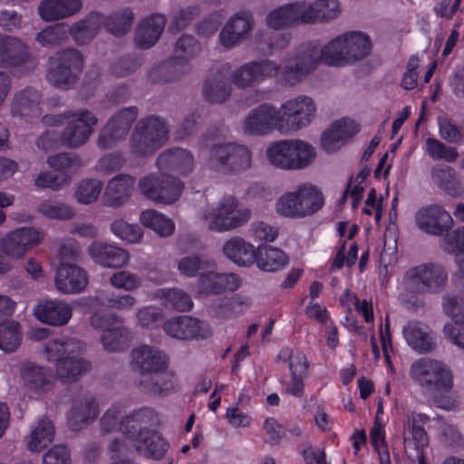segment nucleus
Returning <instances> with one entry per match:
<instances>
[{"label": "nucleus", "mask_w": 464, "mask_h": 464, "mask_svg": "<svg viewBox=\"0 0 464 464\" xmlns=\"http://www.w3.org/2000/svg\"><path fill=\"white\" fill-rule=\"evenodd\" d=\"M132 366L139 373V384L154 395L174 390V374L168 370V357L160 349L142 345L132 352Z\"/></svg>", "instance_id": "obj_1"}, {"label": "nucleus", "mask_w": 464, "mask_h": 464, "mask_svg": "<svg viewBox=\"0 0 464 464\" xmlns=\"http://www.w3.org/2000/svg\"><path fill=\"white\" fill-rule=\"evenodd\" d=\"M83 344L75 338L51 340L44 344L43 355L48 361L57 362V376L63 382H75L86 373L91 364L82 357Z\"/></svg>", "instance_id": "obj_2"}, {"label": "nucleus", "mask_w": 464, "mask_h": 464, "mask_svg": "<svg viewBox=\"0 0 464 464\" xmlns=\"http://www.w3.org/2000/svg\"><path fill=\"white\" fill-rule=\"evenodd\" d=\"M321 63L323 59L317 43L301 44L278 64V84L284 87L297 85L314 72Z\"/></svg>", "instance_id": "obj_3"}, {"label": "nucleus", "mask_w": 464, "mask_h": 464, "mask_svg": "<svg viewBox=\"0 0 464 464\" xmlns=\"http://www.w3.org/2000/svg\"><path fill=\"white\" fill-rule=\"evenodd\" d=\"M323 205L322 192L314 185L304 183L283 193L276 202V211L281 217L299 219L313 216Z\"/></svg>", "instance_id": "obj_4"}, {"label": "nucleus", "mask_w": 464, "mask_h": 464, "mask_svg": "<svg viewBox=\"0 0 464 464\" xmlns=\"http://www.w3.org/2000/svg\"><path fill=\"white\" fill-rule=\"evenodd\" d=\"M169 128L165 120L149 116L140 120L129 140L130 150L135 157L154 154L169 139Z\"/></svg>", "instance_id": "obj_5"}, {"label": "nucleus", "mask_w": 464, "mask_h": 464, "mask_svg": "<svg viewBox=\"0 0 464 464\" xmlns=\"http://www.w3.org/2000/svg\"><path fill=\"white\" fill-rule=\"evenodd\" d=\"M238 205L235 197L227 196L202 210L200 218L210 231H230L243 226L251 218V210L246 208H239Z\"/></svg>", "instance_id": "obj_6"}, {"label": "nucleus", "mask_w": 464, "mask_h": 464, "mask_svg": "<svg viewBox=\"0 0 464 464\" xmlns=\"http://www.w3.org/2000/svg\"><path fill=\"white\" fill-rule=\"evenodd\" d=\"M84 58L75 48H64L49 57L47 81L62 89H72L79 80L83 69Z\"/></svg>", "instance_id": "obj_7"}, {"label": "nucleus", "mask_w": 464, "mask_h": 464, "mask_svg": "<svg viewBox=\"0 0 464 464\" xmlns=\"http://www.w3.org/2000/svg\"><path fill=\"white\" fill-rule=\"evenodd\" d=\"M63 129L60 134L61 145L67 149H79L90 140L98 125V116L88 109L68 111L62 114Z\"/></svg>", "instance_id": "obj_8"}, {"label": "nucleus", "mask_w": 464, "mask_h": 464, "mask_svg": "<svg viewBox=\"0 0 464 464\" xmlns=\"http://www.w3.org/2000/svg\"><path fill=\"white\" fill-rule=\"evenodd\" d=\"M411 378L421 387L449 392L453 387V372L444 362L422 358L411 364Z\"/></svg>", "instance_id": "obj_9"}, {"label": "nucleus", "mask_w": 464, "mask_h": 464, "mask_svg": "<svg viewBox=\"0 0 464 464\" xmlns=\"http://www.w3.org/2000/svg\"><path fill=\"white\" fill-rule=\"evenodd\" d=\"M138 189L145 198L154 202L172 204L181 196L184 184L171 174L150 173L138 181Z\"/></svg>", "instance_id": "obj_10"}, {"label": "nucleus", "mask_w": 464, "mask_h": 464, "mask_svg": "<svg viewBox=\"0 0 464 464\" xmlns=\"http://www.w3.org/2000/svg\"><path fill=\"white\" fill-rule=\"evenodd\" d=\"M209 164L224 174H239L250 169L252 154L247 147L237 143L214 144L209 153Z\"/></svg>", "instance_id": "obj_11"}, {"label": "nucleus", "mask_w": 464, "mask_h": 464, "mask_svg": "<svg viewBox=\"0 0 464 464\" xmlns=\"http://www.w3.org/2000/svg\"><path fill=\"white\" fill-rule=\"evenodd\" d=\"M447 281L446 269L436 263H426L411 267L404 276L406 290L412 294L440 293Z\"/></svg>", "instance_id": "obj_12"}, {"label": "nucleus", "mask_w": 464, "mask_h": 464, "mask_svg": "<svg viewBox=\"0 0 464 464\" xmlns=\"http://www.w3.org/2000/svg\"><path fill=\"white\" fill-rule=\"evenodd\" d=\"M277 112L279 131L288 133L308 126L315 116L316 106L312 98L299 95L284 102Z\"/></svg>", "instance_id": "obj_13"}, {"label": "nucleus", "mask_w": 464, "mask_h": 464, "mask_svg": "<svg viewBox=\"0 0 464 464\" xmlns=\"http://www.w3.org/2000/svg\"><path fill=\"white\" fill-rule=\"evenodd\" d=\"M90 324L103 330L101 341L103 348L111 353L123 350L131 339L130 331L123 325V320L114 313L95 312L90 317Z\"/></svg>", "instance_id": "obj_14"}, {"label": "nucleus", "mask_w": 464, "mask_h": 464, "mask_svg": "<svg viewBox=\"0 0 464 464\" xmlns=\"http://www.w3.org/2000/svg\"><path fill=\"white\" fill-rule=\"evenodd\" d=\"M138 115L139 111L135 106L121 108L114 112L98 133L96 140L98 148L112 149L125 140Z\"/></svg>", "instance_id": "obj_15"}, {"label": "nucleus", "mask_w": 464, "mask_h": 464, "mask_svg": "<svg viewBox=\"0 0 464 464\" xmlns=\"http://www.w3.org/2000/svg\"><path fill=\"white\" fill-rule=\"evenodd\" d=\"M279 65L275 60L268 58L249 61L237 67L231 72L230 78L233 85L239 90L253 88L276 78L278 83Z\"/></svg>", "instance_id": "obj_16"}, {"label": "nucleus", "mask_w": 464, "mask_h": 464, "mask_svg": "<svg viewBox=\"0 0 464 464\" xmlns=\"http://www.w3.org/2000/svg\"><path fill=\"white\" fill-rule=\"evenodd\" d=\"M279 121L277 107L271 103H262L250 110L245 117L242 131L249 136H266L275 130L279 131Z\"/></svg>", "instance_id": "obj_17"}, {"label": "nucleus", "mask_w": 464, "mask_h": 464, "mask_svg": "<svg viewBox=\"0 0 464 464\" xmlns=\"http://www.w3.org/2000/svg\"><path fill=\"white\" fill-rule=\"evenodd\" d=\"M255 26L252 14L241 10L231 15L219 32L218 43L225 49H232L244 43Z\"/></svg>", "instance_id": "obj_18"}, {"label": "nucleus", "mask_w": 464, "mask_h": 464, "mask_svg": "<svg viewBox=\"0 0 464 464\" xmlns=\"http://www.w3.org/2000/svg\"><path fill=\"white\" fill-rule=\"evenodd\" d=\"M417 227L430 236H441L452 228L454 220L441 205L429 204L420 207L415 213Z\"/></svg>", "instance_id": "obj_19"}, {"label": "nucleus", "mask_w": 464, "mask_h": 464, "mask_svg": "<svg viewBox=\"0 0 464 464\" xmlns=\"http://www.w3.org/2000/svg\"><path fill=\"white\" fill-rule=\"evenodd\" d=\"M163 329L169 337L183 341L207 339L212 334L206 321L190 315L169 318L164 323Z\"/></svg>", "instance_id": "obj_20"}, {"label": "nucleus", "mask_w": 464, "mask_h": 464, "mask_svg": "<svg viewBox=\"0 0 464 464\" xmlns=\"http://www.w3.org/2000/svg\"><path fill=\"white\" fill-rule=\"evenodd\" d=\"M201 51L200 44L190 34H182L174 45L173 60L171 65L162 64L157 68L160 72H171L173 75L165 81H172L189 72L188 61Z\"/></svg>", "instance_id": "obj_21"}, {"label": "nucleus", "mask_w": 464, "mask_h": 464, "mask_svg": "<svg viewBox=\"0 0 464 464\" xmlns=\"http://www.w3.org/2000/svg\"><path fill=\"white\" fill-rule=\"evenodd\" d=\"M242 285L241 278L236 274L216 272V268L206 271L198 283V295L201 297L217 295L225 291H236Z\"/></svg>", "instance_id": "obj_22"}, {"label": "nucleus", "mask_w": 464, "mask_h": 464, "mask_svg": "<svg viewBox=\"0 0 464 464\" xmlns=\"http://www.w3.org/2000/svg\"><path fill=\"white\" fill-rule=\"evenodd\" d=\"M56 289L65 295L78 294L88 285L87 273L80 266L61 262L55 275Z\"/></svg>", "instance_id": "obj_23"}, {"label": "nucleus", "mask_w": 464, "mask_h": 464, "mask_svg": "<svg viewBox=\"0 0 464 464\" xmlns=\"http://www.w3.org/2000/svg\"><path fill=\"white\" fill-rule=\"evenodd\" d=\"M160 424L158 413L151 408L143 407L133 411L121 420L120 430L131 441L144 430Z\"/></svg>", "instance_id": "obj_24"}, {"label": "nucleus", "mask_w": 464, "mask_h": 464, "mask_svg": "<svg viewBox=\"0 0 464 464\" xmlns=\"http://www.w3.org/2000/svg\"><path fill=\"white\" fill-rule=\"evenodd\" d=\"M156 165L160 171L188 176L195 169V159L188 150L174 148L161 152L156 160Z\"/></svg>", "instance_id": "obj_25"}, {"label": "nucleus", "mask_w": 464, "mask_h": 464, "mask_svg": "<svg viewBox=\"0 0 464 464\" xmlns=\"http://www.w3.org/2000/svg\"><path fill=\"white\" fill-rule=\"evenodd\" d=\"M136 179L129 174H119L111 178L105 187L103 203L107 207L120 208L131 197Z\"/></svg>", "instance_id": "obj_26"}, {"label": "nucleus", "mask_w": 464, "mask_h": 464, "mask_svg": "<svg viewBox=\"0 0 464 464\" xmlns=\"http://www.w3.org/2000/svg\"><path fill=\"white\" fill-rule=\"evenodd\" d=\"M73 307L59 300H47L39 303L34 309V316L41 322L53 326L68 324L72 315Z\"/></svg>", "instance_id": "obj_27"}, {"label": "nucleus", "mask_w": 464, "mask_h": 464, "mask_svg": "<svg viewBox=\"0 0 464 464\" xmlns=\"http://www.w3.org/2000/svg\"><path fill=\"white\" fill-rule=\"evenodd\" d=\"M408 345L419 353H428L436 347L430 327L420 321H409L402 328Z\"/></svg>", "instance_id": "obj_28"}, {"label": "nucleus", "mask_w": 464, "mask_h": 464, "mask_svg": "<svg viewBox=\"0 0 464 464\" xmlns=\"http://www.w3.org/2000/svg\"><path fill=\"white\" fill-rule=\"evenodd\" d=\"M358 130V124L353 120L336 121L323 133L322 147L327 152H334L344 144L346 140L355 135Z\"/></svg>", "instance_id": "obj_29"}, {"label": "nucleus", "mask_w": 464, "mask_h": 464, "mask_svg": "<svg viewBox=\"0 0 464 464\" xmlns=\"http://www.w3.org/2000/svg\"><path fill=\"white\" fill-rule=\"evenodd\" d=\"M88 253L95 263L104 267H121L129 261V254L124 249L102 242H92Z\"/></svg>", "instance_id": "obj_30"}, {"label": "nucleus", "mask_w": 464, "mask_h": 464, "mask_svg": "<svg viewBox=\"0 0 464 464\" xmlns=\"http://www.w3.org/2000/svg\"><path fill=\"white\" fill-rule=\"evenodd\" d=\"M82 8V0H42L38 14L45 22H53L71 17Z\"/></svg>", "instance_id": "obj_31"}, {"label": "nucleus", "mask_w": 464, "mask_h": 464, "mask_svg": "<svg viewBox=\"0 0 464 464\" xmlns=\"http://www.w3.org/2000/svg\"><path fill=\"white\" fill-rule=\"evenodd\" d=\"M233 86L228 70L223 67L205 81L203 94L209 102L222 103L230 97Z\"/></svg>", "instance_id": "obj_32"}, {"label": "nucleus", "mask_w": 464, "mask_h": 464, "mask_svg": "<svg viewBox=\"0 0 464 464\" xmlns=\"http://www.w3.org/2000/svg\"><path fill=\"white\" fill-rule=\"evenodd\" d=\"M28 57L27 44L18 37L0 34V65L16 67Z\"/></svg>", "instance_id": "obj_33"}, {"label": "nucleus", "mask_w": 464, "mask_h": 464, "mask_svg": "<svg viewBox=\"0 0 464 464\" xmlns=\"http://www.w3.org/2000/svg\"><path fill=\"white\" fill-rule=\"evenodd\" d=\"M99 414V406L92 395H86L74 401L69 414L71 429L80 430L92 422Z\"/></svg>", "instance_id": "obj_34"}, {"label": "nucleus", "mask_w": 464, "mask_h": 464, "mask_svg": "<svg viewBox=\"0 0 464 464\" xmlns=\"http://www.w3.org/2000/svg\"><path fill=\"white\" fill-rule=\"evenodd\" d=\"M131 442L140 455L155 459H162L169 450V443L153 430L136 435Z\"/></svg>", "instance_id": "obj_35"}, {"label": "nucleus", "mask_w": 464, "mask_h": 464, "mask_svg": "<svg viewBox=\"0 0 464 464\" xmlns=\"http://www.w3.org/2000/svg\"><path fill=\"white\" fill-rule=\"evenodd\" d=\"M165 25L166 18L161 14H156L144 18L136 30V44L143 49L152 47L158 42Z\"/></svg>", "instance_id": "obj_36"}, {"label": "nucleus", "mask_w": 464, "mask_h": 464, "mask_svg": "<svg viewBox=\"0 0 464 464\" xmlns=\"http://www.w3.org/2000/svg\"><path fill=\"white\" fill-rule=\"evenodd\" d=\"M224 256L240 266H249L256 261V248L240 237H233L222 247Z\"/></svg>", "instance_id": "obj_37"}, {"label": "nucleus", "mask_w": 464, "mask_h": 464, "mask_svg": "<svg viewBox=\"0 0 464 464\" xmlns=\"http://www.w3.org/2000/svg\"><path fill=\"white\" fill-rule=\"evenodd\" d=\"M343 34L348 65L361 62L371 53L372 48V41L365 33L350 31Z\"/></svg>", "instance_id": "obj_38"}, {"label": "nucleus", "mask_w": 464, "mask_h": 464, "mask_svg": "<svg viewBox=\"0 0 464 464\" xmlns=\"http://www.w3.org/2000/svg\"><path fill=\"white\" fill-rule=\"evenodd\" d=\"M102 22V15L91 13L85 18L69 26V34L78 44H85L98 34Z\"/></svg>", "instance_id": "obj_39"}, {"label": "nucleus", "mask_w": 464, "mask_h": 464, "mask_svg": "<svg viewBox=\"0 0 464 464\" xmlns=\"http://www.w3.org/2000/svg\"><path fill=\"white\" fill-rule=\"evenodd\" d=\"M430 420L429 416L422 413H412L404 421L403 442L406 446L411 440L417 449L424 448L429 443L427 432L421 426Z\"/></svg>", "instance_id": "obj_40"}, {"label": "nucleus", "mask_w": 464, "mask_h": 464, "mask_svg": "<svg viewBox=\"0 0 464 464\" xmlns=\"http://www.w3.org/2000/svg\"><path fill=\"white\" fill-rule=\"evenodd\" d=\"M1 246L8 256L15 259L24 257L29 249V228L24 227L12 230L3 238Z\"/></svg>", "instance_id": "obj_41"}, {"label": "nucleus", "mask_w": 464, "mask_h": 464, "mask_svg": "<svg viewBox=\"0 0 464 464\" xmlns=\"http://www.w3.org/2000/svg\"><path fill=\"white\" fill-rule=\"evenodd\" d=\"M155 297L166 308L188 312L193 307L190 295L180 288H160L156 291Z\"/></svg>", "instance_id": "obj_42"}, {"label": "nucleus", "mask_w": 464, "mask_h": 464, "mask_svg": "<svg viewBox=\"0 0 464 464\" xmlns=\"http://www.w3.org/2000/svg\"><path fill=\"white\" fill-rule=\"evenodd\" d=\"M178 270L179 273L187 277H194L201 276L209 271L211 268H216V262L204 255H190L180 258L177 263Z\"/></svg>", "instance_id": "obj_43"}, {"label": "nucleus", "mask_w": 464, "mask_h": 464, "mask_svg": "<svg viewBox=\"0 0 464 464\" xmlns=\"http://www.w3.org/2000/svg\"><path fill=\"white\" fill-rule=\"evenodd\" d=\"M103 188V182L97 178H85L77 182L73 188V198L80 205L89 206L98 201Z\"/></svg>", "instance_id": "obj_44"}, {"label": "nucleus", "mask_w": 464, "mask_h": 464, "mask_svg": "<svg viewBox=\"0 0 464 464\" xmlns=\"http://www.w3.org/2000/svg\"><path fill=\"white\" fill-rule=\"evenodd\" d=\"M268 163L279 169L293 170L290 140H283L271 143L266 150Z\"/></svg>", "instance_id": "obj_45"}, {"label": "nucleus", "mask_w": 464, "mask_h": 464, "mask_svg": "<svg viewBox=\"0 0 464 464\" xmlns=\"http://www.w3.org/2000/svg\"><path fill=\"white\" fill-rule=\"evenodd\" d=\"M320 52L323 63L326 65L337 67L348 65L343 34L333 38L324 46H320Z\"/></svg>", "instance_id": "obj_46"}, {"label": "nucleus", "mask_w": 464, "mask_h": 464, "mask_svg": "<svg viewBox=\"0 0 464 464\" xmlns=\"http://www.w3.org/2000/svg\"><path fill=\"white\" fill-rule=\"evenodd\" d=\"M257 266L266 272H276L284 268L288 258L286 255L279 248L273 246H265L256 253V261Z\"/></svg>", "instance_id": "obj_47"}, {"label": "nucleus", "mask_w": 464, "mask_h": 464, "mask_svg": "<svg viewBox=\"0 0 464 464\" xmlns=\"http://www.w3.org/2000/svg\"><path fill=\"white\" fill-rule=\"evenodd\" d=\"M48 165L59 174H65L69 177V185L72 176L82 167V159L74 153L62 152L49 156L47 158Z\"/></svg>", "instance_id": "obj_48"}, {"label": "nucleus", "mask_w": 464, "mask_h": 464, "mask_svg": "<svg viewBox=\"0 0 464 464\" xmlns=\"http://www.w3.org/2000/svg\"><path fill=\"white\" fill-rule=\"evenodd\" d=\"M432 181L451 197H459L462 193L460 181L451 167H435L431 169Z\"/></svg>", "instance_id": "obj_49"}, {"label": "nucleus", "mask_w": 464, "mask_h": 464, "mask_svg": "<svg viewBox=\"0 0 464 464\" xmlns=\"http://www.w3.org/2000/svg\"><path fill=\"white\" fill-rule=\"evenodd\" d=\"M266 23L268 27L275 30L288 28L299 24L295 3L281 5L269 12Z\"/></svg>", "instance_id": "obj_50"}, {"label": "nucleus", "mask_w": 464, "mask_h": 464, "mask_svg": "<svg viewBox=\"0 0 464 464\" xmlns=\"http://www.w3.org/2000/svg\"><path fill=\"white\" fill-rule=\"evenodd\" d=\"M293 170H300L309 167L316 158V150L308 142L302 140H290Z\"/></svg>", "instance_id": "obj_51"}, {"label": "nucleus", "mask_w": 464, "mask_h": 464, "mask_svg": "<svg viewBox=\"0 0 464 464\" xmlns=\"http://www.w3.org/2000/svg\"><path fill=\"white\" fill-rule=\"evenodd\" d=\"M140 220L144 227L152 229L160 237L170 236L175 229V225L170 218L154 209L141 212Z\"/></svg>", "instance_id": "obj_52"}, {"label": "nucleus", "mask_w": 464, "mask_h": 464, "mask_svg": "<svg viewBox=\"0 0 464 464\" xmlns=\"http://www.w3.org/2000/svg\"><path fill=\"white\" fill-rule=\"evenodd\" d=\"M96 298L101 304L118 311H130L137 304V299L132 295L115 294L106 290L98 291Z\"/></svg>", "instance_id": "obj_53"}, {"label": "nucleus", "mask_w": 464, "mask_h": 464, "mask_svg": "<svg viewBox=\"0 0 464 464\" xmlns=\"http://www.w3.org/2000/svg\"><path fill=\"white\" fill-rule=\"evenodd\" d=\"M54 426L48 418L39 419L31 431V451H40L52 442Z\"/></svg>", "instance_id": "obj_54"}, {"label": "nucleus", "mask_w": 464, "mask_h": 464, "mask_svg": "<svg viewBox=\"0 0 464 464\" xmlns=\"http://www.w3.org/2000/svg\"><path fill=\"white\" fill-rule=\"evenodd\" d=\"M37 212L45 218L59 220L72 219L76 216L75 208L70 204L49 199L37 206Z\"/></svg>", "instance_id": "obj_55"}, {"label": "nucleus", "mask_w": 464, "mask_h": 464, "mask_svg": "<svg viewBox=\"0 0 464 464\" xmlns=\"http://www.w3.org/2000/svg\"><path fill=\"white\" fill-rule=\"evenodd\" d=\"M133 18L134 14L130 8H122L107 17L104 24L110 33L121 36L130 29Z\"/></svg>", "instance_id": "obj_56"}, {"label": "nucleus", "mask_w": 464, "mask_h": 464, "mask_svg": "<svg viewBox=\"0 0 464 464\" xmlns=\"http://www.w3.org/2000/svg\"><path fill=\"white\" fill-rule=\"evenodd\" d=\"M278 358L283 362L288 364L292 375L307 376L308 362L303 353L285 347L280 351Z\"/></svg>", "instance_id": "obj_57"}, {"label": "nucleus", "mask_w": 464, "mask_h": 464, "mask_svg": "<svg viewBox=\"0 0 464 464\" xmlns=\"http://www.w3.org/2000/svg\"><path fill=\"white\" fill-rule=\"evenodd\" d=\"M19 324L14 321L0 323V349L6 353L14 352L21 343Z\"/></svg>", "instance_id": "obj_58"}, {"label": "nucleus", "mask_w": 464, "mask_h": 464, "mask_svg": "<svg viewBox=\"0 0 464 464\" xmlns=\"http://www.w3.org/2000/svg\"><path fill=\"white\" fill-rule=\"evenodd\" d=\"M425 150L433 160L454 162L459 157L455 148L447 146L442 141L431 137L425 140Z\"/></svg>", "instance_id": "obj_59"}, {"label": "nucleus", "mask_w": 464, "mask_h": 464, "mask_svg": "<svg viewBox=\"0 0 464 464\" xmlns=\"http://www.w3.org/2000/svg\"><path fill=\"white\" fill-rule=\"evenodd\" d=\"M69 35V25L66 24H57L48 26L42 30L35 40L42 46H53L63 43Z\"/></svg>", "instance_id": "obj_60"}, {"label": "nucleus", "mask_w": 464, "mask_h": 464, "mask_svg": "<svg viewBox=\"0 0 464 464\" xmlns=\"http://www.w3.org/2000/svg\"><path fill=\"white\" fill-rule=\"evenodd\" d=\"M111 231L117 237L130 243H138L142 238L143 233L140 226L130 224L122 218H117L111 223Z\"/></svg>", "instance_id": "obj_61"}, {"label": "nucleus", "mask_w": 464, "mask_h": 464, "mask_svg": "<svg viewBox=\"0 0 464 464\" xmlns=\"http://www.w3.org/2000/svg\"><path fill=\"white\" fill-rule=\"evenodd\" d=\"M370 437L374 450L378 453L380 464H392L388 446L385 441V431L383 423L376 418L374 425L371 430Z\"/></svg>", "instance_id": "obj_62"}, {"label": "nucleus", "mask_w": 464, "mask_h": 464, "mask_svg": "<svg viewBox=\"0 0 464 464\" xmlns=\"http://www.w3.org/2000/svg\"><path fill=\"white\" fill-rule=\"evenodd\" d=\"M440 137L448 143L459 144L462 140V131L458 123L446 115L437 118Z\"/></svg>", "instance_id": "obj_63"}, {"label": "nucleus", "mask_w": 464, "mask_h": 464, "mask_svg": "<svg viewBox=\"0 0 464 464\" xmlns=\"http://www.w3.org/2000/svg\"><path fill=\"white\" fill-rule=\"evenodd\" d=\"M252 305V300L249 296L236 295L230 299L224 301L223 305L215 311L218 318H227L233 314L244 313Z\"/></svg>", "instance_id": "obj_64"}]
</instances>
